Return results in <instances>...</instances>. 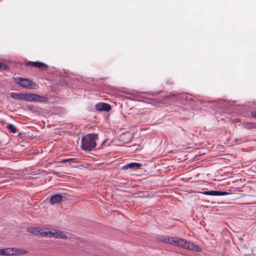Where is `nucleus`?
Returning <instances> with one entry per match:
<instances>
[{"mask_svg":"<svg viewBox=\"0 0 256 256\" xmlns=\"http://www.w3.org/2000/svg\"><path fill=\"white\" fill-rule=\"evenodd\" d=\"M15 82L21 86L29 89H32L34 86L36 85L34 83L29 79L22 78H15Z\"/></svg>","mask_w":256,"mask_h":256,"instance_id":"nucleus-6","label":"nucleus"},{"mask_svg":"<svg viewBox=\"0 0 256 256\" xmlns=\"http://www.w3.org/2000/svg\"><path fill=\"white\" fill-rule=\"evenodd\" d=\"M42 236L47 238L52 237L54 238H60L65 239L67 236L62 232L59 230L44 228V232H42Z\"/></svg>","mask_w":256,"mask_h":256,"instance_id":"nucleus-4","label":"nucleus"},{"mask_svg":"<svg viewBox=\"0 0 256 256\" xmlns=\"http://www.w3.org/2000/svg\"><path fill=\"white\" fill-rule=\"evenodd\" d=\"M95 108L99 112L104 111L108 112L111 109L110 104L104 102H100L95 106Z\"/></svg>","mask_w":256,"mask_h":256,"instance_id":"nucleus-7","label":"nucleus"},{"mask_svg":"<svg viewBox=\"0 0 256 256\" xmlns=\"http://www.w3.org/2000/svg\"><path fill=\"white\" fill-rule=\"evenodd\" d=\"M2 249H0V255H2Z\"/></svg>","mask_w":256,"mask_h":256,"instance_id":"nucleus-20","label":"nucleus"},{"mask_svg":"<svg viewBox=\"0 0 256 256\" xmlns=\"http://www.w3.org/2000/svg\"><path fill=\"white\" fill-rule=\"evenodd\" d=\"M6 65H4L2 63L0 62V69H2L3 68L4 69H5Z\"/></svg>","mask_w":256,"mask_h":256,"instance_id":"nucleus-18","label":"nucleus"},{"mask_svg":"<svg viewBox=\"0 0 256 256\" xmlns=\"http://www.w3.org/2000/svg\"><path fill=\"white\" fill-rule=\"evenodd\" d=\"M244 127L247 129H253L256 128V124L252 122H248L244 124Z\"/></svg>","mask_w":256,"mask_h":256,"instance_id":"nucleus-13","label":"nucleus"},{"mask_svg":"<svg viewBox=\"0 0 256 256\" xmlns=\"http://www.w3.org/2000/svg\"><path fill=\"white\" fill-rule=\"evenodd\" d=\"M14 248H2V254L4 256H10L14 254Z\"/></svg>","mask_w":256,"mask_h":256,"instance_id":"nucleus-12","label":"nucleus"},{"mask_svg":"<svg viewBox=\"0 0 256 256\" xmlns=\"http://www.w3.org/2000/svg\"><path fill=\"white\" fill-rule=\"evenodd\" d=\"M11 98L15 99L28 102H46L48 99L47 97L34 94L11 92L10 94Z\"/></svg>","mask_w":256,"mask_h":256,"instance_id":"nucleus-2","label":"nucleus"},{"mask_svg":"<svg viewBox=\"0 0 256 256\" xmlns=\"http://www.w3.org/2000/svg\"><path fill=\"white\" fill-rule=\"evenodd\" d=\"M156 239L159 242L172 244L194 252H200L202 250V248L198 246L180 238L158 236L156 237Z\"/></svg>","mask_w":256,"mask_h":256,"instance_id":"nucleus-1","label":"nucleus"},{"mask_svg":"<svg viewBox=\"0 0 256 256\" xmlns=\"http://www.w3.org/2000/svg\"><path fill=\"white\" fill-rule=\"evenodd\" d=\"M28 232L36 235L40 234L42 236V232H44V228H40L38 227H30L27 228Z\"/></svg>","mask_w":256,"mask_h":256,"instance_id":"nucleus-10","label":"nucleus"},{"mask_svg":"<svg viewBox=\"0 0 256 256\" xmlns=\"http://www.w3.org/2000/svg\"><path fill=\"white\" fill-rule=\"evenodd\" d=\"M252 116L256 118V111H253L251 112Z\"/></svg>","mask_w":256,"mask_h":256,"instance_id":"nucleus-17","label":"nucleus"},{"mask_svg":"<svg viewBox=\"0 0 256 256\" xmlns=\"http://www.w3.org/2000/svg\"><path fill=\"white\" fill-rule=\"evenodd\" d=\"M26 66H32L34 68H43L44 70H46L48 68V66L40 62H30L29 61L26 63Z\"/></svg>","mask_w":256,"mask_h":256,"instance_id":"nucleus-9","label":"nucleus"},{"mask_svg":"<svg viewBox=\"0 0 256 256\" xmlns=\"http://www.w3.org/2000/svg\"><path fill=\"white\" fill-rule=\"evenodd\" d=\"M98 139L96 134H89L83 136L82 140L81 148L84 151H91L96 146V140Z\"/></svg>","mask_w":256,"mask_h":256,"instance_id":"nucleus-3","label":"nucleus"},{"mask_svg":"<svg viewBox=\"0 0 256 256\" xmlns=\"http://www.w3.org/2000/svg\"><path fill=\"white\" fill-rule=\"evenodd\" d=\"M14 254H24L28 253V251L24 250L14 248Z\"/></svg>","mask_w":256,"mask_h":256,"instance_id":"nucleus-16","label":"nucleus"},{"mask_svg":"<svg viewBox=\"0 0 256 256\" xmlns=\"http://www.w3.org/2000/svg\"><path fill=\"white\" fill-rule=\"evenodd\" d=\"M202 193L205 195L218 196H225L229 194L230 193L225 191H218V190H206Z\"/></svg>","mask_w":256,"mask_h":256,"instance_id":"nucleus-8","label":"nucleus"},{"mask_svg":"<svg viewBox=\"0 0 256 256\" xmlns=\"http://www.w3.org/2000/svg\"><path fill=\"white\" fill-rule=\"evenodd\" d=\"M142 164L138 162H132L122 166V170H128V168L136 170L141 166Z\"/></svg>","mask_w":256,"mask_h":256,"instance_id":"nucleus-11","label":"nucleus"},{"mask_svg":"<svg viewBox=\"0 0 256 256\" xmlns=\"http://www.w3.org/2000/svg\"><path fill=\"white\" fill-rule=\"evenodd\" d=\"M72 159L69 158V159L64 160L62 162H68L72 161Z\"/></svg>","mask_w":256,"mask_h":256,"instance_id":"nucleus-19","label":"nucleus"},{"mask_svg":"<svg viewBox=\"0 0 256 256\" xmlns=\"http://www.w3.org/2000/svg\"><path fill=\"white\" fill-rule=\"evenodd\" d=\"M179 97L186 100H192V96L190 94L188 95L186 93L179 94Z\"/></svg>","mask_w":256,"mask_h":256,"instance_id":"nucleus-14","label":"nucleus"},{"mask_svg":"<svg viewBox=\"0 0 256 256\" xmlns=\"http://www.w3.org/2000/svg\"><path fill=\"white\" fill-rule=\"evenodd\" d=\"M65 196L60 194H56L50 196L46 198V201L48 202L51 205L59 204L62 201L64 200Z\"/></svg>","mask_w":256,"mask_h":256,"instance_id":"nucleus-5","label":"nucleus"},{"mask_svg":"<svg viewBox=\"0 0 256 256\" xmlns=\"http://www.w3.org/2000/svg\"><path fill=\"white\" fill-rule=\"evenodd\" d=\"M6 128L10 130L12 133H16L17 129L16 127L12 124H8L6 126Z\"/></svg>","mask_w":256,"mask_h":256,"instance_id":"nucleus-15","label":"nucleus"}]
</instances>
